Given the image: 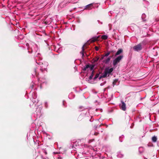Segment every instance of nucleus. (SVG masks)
I'll use <instances>...</instances> for the list:
<instances>
[{
    "mask_svg": "<svg viewBox=\"0 0 159 159\" xmlns=\"http://www.w3.org/2000/svg\"><path fill=\"white\" fill-rule=\"evenodd\" d=\"M32 106H35L36 104L35 105V103H34V102H32L31 103H30V107H32Z\"/></svg>",
    "mask_w": 159,
    "mask_h": 159,
    "instance_id": "nucleus-23",
    "label": "nucleus"
},
{
    "mask_svg": "<svg viewBox=\"0 0 159 159\" xmlns=\"http://www.w3.org/2000/svg\"><path fill=\"white\" fill-rule=\"evenodd\" d=\"M98 39V37L96 38L95 39H93L92 40V41L93 42H94L96 40H97Z\"/></svg>",
    "mask_w": 159,
    "mask_h": 159,
    "instance_id": "nucleus-25",
    "label": "nucleus"
},
{
    "mask_svg": "<svg viewBox=\"0 0 159 159\" xmlns=\"http://www.w3.org/2000/svg\"><path fill=\"white\" fill-rule=\"evenodd\" d=\"M32 102L35 103L38 102V100L37 99H36L37 97V95L36 92H34L32 93Z\"/></svg>",
    "mask_w": 159,
    "mask_h": 159,
    "instance_id": "nucleus-7",
    "label": "nucleus"
},
{
    "mask_svg": "<svg viewBox=\"0 0 159 159\" xmlns=\"http://www.w3.org/2000/svg\"><path fill=\"white\" fill-rule=\"evenodd\" d=\"M84 45H83L82 47V51L80 52V53L82 55V57H83L84 55Z\"/></svg>",
    "mask_w": 159,
    "mask_h": 159,
    "instance_id": "nucleus-19",
    "label": "nucleus"
},
{
    "mask_svg": "<svg viewBox=\"0 0 159 159\" xmlns=\"http://www.w3.org/2000/svg\"><path fill=\"white\" fill-rule=\"evenodd\" d=\"M31 88L32 89L33 88H34V85L33 84H32L31 86Z\"/></svg>",
    "mask_w": 159,
    "mask_h": 159,
    "instance_id": "nucleus-32",
    "label": "nucleus"
},
{
    "mask_svg": "<svg viewBox=\"0 0 159 159\" xmlns=\"http://www.w3.org/2000/svg\"><path fill=\"white\" fill-rule=\"evenodd\" d=\"M101 38L102 39L106 40L108 38V36L107 35H103L102 36Z\"/></svg>",
    "mask_w": 159,
    "mask_h": 159,
    "instance_id": "nucleus-17",
    "label": "nucleus"
},
{
    "mask_svg": "<svg viewBox=\"0 0 159 159\" xmlns=\"http://www.w3.org/2000/svg\"><path fill=\"white\" fill-rule=\"evenodd\" d=\"M32 45V46H31L30 47L28 48V52L29 53L36 52L38 50V48L37 44L33 43Z\"/></svg>",
    "mask_w": 159,
    "mask_h": 159,
    "instance_id": "nucleus-3",
    "label": "nucleus"
},
{
    "mask_svg": "<svg viewBox=\"0 0 159 159\" xmlns=\"http://www.w3.org/2000/svg\"><path fill=\"white\" fill-rule=\"evenodd\" d=\"M132 127H132V126H130V128H132Z\"/></svg>",
    "mask_w": 159,
    "mask_h": 159,
    "instance_id": "nucleus-38",
    "label": "nucleus"
},
{
    "mask_svg": "<svg viewBox=\"0 0 159 159\" xmlns=\"http://www.w3.org/2000/svg\"><path fill=\"white\" fill-rule=\"evenodd\" d=\"M98 60V58H97V60L96 61H97Z\"/></svg>",
    "mask_w": 159,
    "mask_h": 159,
    "instance_id": "nucleus-39",
    "label": "nucleus"
},
{
    "mask_svg": "<svg viewBox=\"0 0 159 159\" xmlns=\"http://www.w3.org/2000/svg\"><path fill=\"white\" fill-rule=\"evenodd\" d=\"M99 74H96V75L95 76V77H94V78H93V80H95L96 79H97L99 76Z\"/></svg>",
    "mask_w": 159,
    "mask_h": 159,
    "instance_id": "nucleus-22",
    "label": "nucleus"
},
{
    "mask_svg": "<svg viewBox=\"0 0 159 159\" xmlns=\"http://www.w3.org/2000/svg\"><path fill=\"white\" fill-rule=\"evenodd\" d=\"M100 85L101 86H102L103 85V84L102 83H101L100 84Z\"/></svg>",
    "mask_w": 159,
    "mask_h": 159,
    "instance_id": "nucleus-35",
    "label": "nucleus"
},
{
    "mask_svg": "<svg viewBox=\"0 0 159 159\" xmlns=\"http://www.w3.org/2000/svg\"><path fill=\"white\" fill-rule=\"evenodd\" d=\"M123 52V50L122 49H118L115 54V56H117Z\"/></svg>",
    "mask_w": 159,
    "mask_h": 159,
    "instance_id": "nucleus-13",
    "label": "nucleus"
},
{
    "mask_svg": "<svg viewBox=\"0 0 159 159\" xmlns=\"http://www.w3.org/2000/svg\"><path fill=\"white\" fill-rule=\"evenodd\" d=\"M118 80L116 79L113 82V86H114L115 85H117L119 84H117V82H118Z\"/></svg>",
    "mask_w": 159,
    "mask_h": 159,
    "instance_id": "nucleus-14",
    "label": "nucleus"
},
{
    "mask_svg": "<svg viewBox=\"0 0 159 159\" xmlns=\"http://www.w3.org/2000/svg\"><path fill=\"white\" fill-rule=\"evenodd\" d=\"M139 152L140 153H142L144 151V149L142 147H140L139 149Z\"/></svg>",
    "mask_w": 159,
    "mask_h": 159,
    "instance_id": "nucleus-15",
    "label": "nucleus"
},
{
    "mask_svg": "<svg viewBox=\"0 0 159 159\" xmlns=\"http://www.w3.org/2000/svg\"><path fill=\"white\" fill-rule=\"evenodd\" d=\"M110 52H107L106 53L104 56H103L101 58V60H102L103 59L104 57H107L110 54Z\"/></svg>",
    "mask_w": 159,
    "mask_h": 159,
    "instance_id": "nucleus-16",
    "label": "nucleus"
},
{
    "mask_svg": "<svg viewBox=\"0 0 159 159\" xmlns=\"http://www.w3.org/2000/svg\"><path fill=\"white\" fill-rule=\"evenodd\" d=\"M63 106H64V101H63Z\"/></svg>",
    "mask_w": 159,
    "mask_h": 159,
    "instance_id": "nucleus-33",
    "label": "nucleus"
},
{
    "mask_svg": "<svg viewBox=\"0 0 159 159\" xmlns=\"http://www.w3.org/2000/svg\"><path fill=\"white\" fill-rule=\"evenodd\" d=\"M94 67V65H86L85 66H84V68L83 69L84 71H89L90 70L92 71L91 74L89 76V80H88V81L90 83H92L91 82V80H92L93 76L94 74V70H93V68Z\"/></svg>",
    "mask_w": 159,
    "mask_h": 159,
    "instance_id": "nucleus-2",
    "label": "nucleus"
},
{
    "mask_svg": "<svg viewBox=\"0 0 159 159\" xmlns=\"http://www.w3.org/2000/svg\"><path fill=\"white\" fill-rule=\"evenodd\" d=\"M95 49L96 51H98L99 49L97 47H96V46L95 47Z\"/></svg>",
    "mask_w": 159,
    "mask_h": 159,
    "instance_id": "nucleus-28",
    "label": "nucleus"
},
{
    "mask_svg": "<svg viewBox=\"0 0 159 159\" xmlns=\"http://www.w3.org/2000/svg\"><path fill=\"white\" fill-rule=\"evenodd\" d=\"M123 55H120L117 57L113 61V64L114 66L116 65L120 60L123 58Z\"/></svg>",
    "mask_w": 159,
    "mask_h": 159,
    "instance_id": "nucleus-6",
    "label": "nucleus"
},
{
    "mask_svg": "<svg viewBox=\"0 0 159 159\" xmlns=\"http://www.w3.org/2000/svg\"><path fill=\"white\" fill-rule=\"evenodd\" d=\"M142 46L141 43H139L133 47V49L136 51H139L141 50L142 49Z\"/></svg>",
    "mask_w": 159,
    "mask_h": 159,
    "instance_id": "nucleus-9",
    "label": "nucleus"
},
{
    "mask_svg": "<svg viewBox=\"0 0 159 159\" xmlns=\"http://www.w3.org/2000/svg\"><path fill=\"white\" fill-rule=\"evenodd\" d=\"M80 109H82V110H83L84 109V108H83L82 107H79Z\"/></svg>",
    "mask_w": 159,
    "mask_h": 159,
    "instance_id": "nucleus-29",
    "label": "nucleus"
},
{
    "mask_svg": "<svg viewBox=\"0 0 159 159\" xmlns=\"http://www.w3.org/2000/svg\"><path fill=\"white\" fill-rule=\"evenodd\" d=\"M124 136L123 135H122L121 136L119 137V140L120 142H122L123 141V139L124 138Z\"/></svg>",
    "mask_w": 159,
    "mask_h": 159,
    "instance_id": "nucleus-21",
    "label": "nucleus"
},
{
    "mask_svg": "<svg viewBox=\"0 0 159 159\" xmlns=\"http://www.w3.org/2000/svg\"><path fill=\"white\" fill-rule=\"evenodd\" d=\"M26 46H27V47H28V46H29V44H28V43H27L26 44Z\"/></svg>",
    "mask_w": 159,
    "mask_h": 159,
    "instance_id": "nucleus-34",
    "label": "nucleus"
},
{
    "mask_svg": "<svg viewBox=\"0 0 159 159\" xmlns=\"http://www.w3.org/2000/svg\"><path fill=\"white\" fill-rule=\"evenodd\" d=\"M113 70V68H107L105 70L104 73L102 74L103 77H106L108 74L111 73Z\"/></svg>",
    "mask_w": 159,
    "mask_h": 159,
    "instance_id": "nucleus-5",
    "label": "nucleus"
},
{
    "mask_svg": "<svg viewBox=\"0 0 159 159\" xmlns=\"http://www.w3.org/2000/svg\"><path fill=\"white\" fill-rule=\"evenodd\" d=\"M102 125V124H100V125H98L97 126H95V128L96 129V128H97L98 127H100L101 126V125Z\"/></svg>",
    "mask_w": 159,
    "mask_h": 159,
    "instance_id": "nucleus-27",
    "label": "nucleus"
},
{
    "mask_svg": "<svg viewBox=\"0 0 159 159\" xmlns=\"http://www.w3.org/2000/svg\"><path fill=\"white\" fill-rule=\"evenodd\" d=\"M40 54L38 53L37 54V58L36 59V62L39 65L38 67L40 68L39 70L42 72H43L44 70H46L47 69V67L48 65V63L47 62H38L37 61V59H39V58L40 60H41L42 58L40 57Z\"/></svg>",
    "mask_w": 159,
    "mask_h": 159,
    "instance_id": "nucleus-1",
    "label": "nucleus"
},
{
    "mask_svg": "<svg viewBox=\"0 0 159 159\" xmlns=\"http://www.w3.org/2000/svg\"><path fill=\"white\" fill-rule=\"evenodd\" d=\"M111 58V57H108L106 59L103 61V62L106 64H108L110 61Z\"/></svg>",
    "mask_w": 159,
    "mask_h": 159,
    "instance_id": "nucleus-12",
    "label": "nucleus"
},
{
    "mask_svg": "<svg viewBox=\"0 0 159 159\" xmlns=\"http://www.w3.org/2000/svg\"><path fill=\"white\" fill-rule=\"evenodd\" d=\"M102 78H103V75L100 76L99 78V80H100Z\"/></svg>",
    "mask_w": 159,
    "mask_h": 159,
    "instance_id": "nucleus-30",
    "label": "nucleus"
},
{
    "mask_svg": "<svg viewBox=\"0 0 159 159\" xmlns=\"http://www.w3.org/2000/svg\"><path fill=\"white\" fill-rule=\"evenodd\" d=\"M46 159H48V158H46Z\"/></svg>",
    "mask_w": 159,
    "mask_h": 159,
    "instance_id": "nucleus-40",
    "label": "nucleus"
},
{
    "mask_svg": "<svg viewBox=\"0 0 159 159\" xmlns=\"http://www.w3.org/2000/svg\"><path fill=\"white\" fill-rule=\"evenodd\" d=\"M121 109L125 111L126 109V104L123 101H121V104L120 105Z\"/></svg>",
    "mask_w": 159,
    "mask_h": 159,
    "instance_id": "nucleus-11",
    "label": "nucleus"
},
{
    "mask_svg": "<svg viewBox=\"0 0 159 159\" xmlns=\"http://www.w3.org/2000/svg\"><path fill=\"white\" fill-rule=\"evenodd\" d=\"M157 137L156 136H154L152 137V140L153 142H155L157 140Z\"/></svg>",
    "mask_w": 159,
    "mask_h": 159,
    "instance_id": "nucleus-18",
    "label": "nucleus"
},
{
    "mask_svg": "<svg viewBox=\"0 0 159 159\" xmlns=\"http://www.w3.org/2000/svg\"><path fill=\"white\" fill-rule=\"evenodd\" d=\"M58 159H62V158L61 157L59 156L58 157Z\"/></svg>",
    "mask_w": 159,
    "mask_h": 159,
    "instance_id": "nucleus-31",
    "label": "nucleus"
},
{
    "mask_svg": "<svg viewBox=\"0 0 159 159\" xmlns=\"http://www.w3.org/2000/svg\"><path fill=\"white\" fill-rule=\"evenodd\" d=\"M38 82L40 89H42L43 86L46 85L47 83V80L44 77L39 78Z\"/></svg>",
    "mask_w": 159,
    "mask_h": 159,
    "instance_id": "nucleus-4",
    "label": "nucleus"
},
{
    "mask_svg": "<svg viewBox=\"0 0 159 159\" xmlns=\"http://www.w3.org/2000/svg\"><path fill=\"white\" fill-rule=\"evenodd\" d=\"M145 16V14L143 13L142 14V19H143V18H144Z\"/></svg>",
    "mask_w": 159,
    "mask_h": 159,
    "instance_id": "nucleus-26",
    "label": "nucleus"
},
{
    "mask_svg": "<svg viewBox=\"0 0 159 159\" xmlns=\"http://www.w3.org/2000/svg\"><path fill=\"white\" fill-rule=\"evenodd\" d=\"M44 105H45V106L46 108H48V104L47 102H45Z\"/></svg>",
    "mask_w": 159,
    "mask_h": 159,
    "instance_id": "nucleus-24",
    "label": "nucleus"
},
{
    "mask_svg": "<svg viewBox=\"0 0 159 159\" xmlns=\"http://www.w3.org/2000/svg\"><path fill=\"white\" fill-rule=\"evenodd\" d=\"M94 7L93 3H91L86 6L84 8V10H91Z\"/></svg>",
    "mask_w": 159,
    "mask_h": 159,
    "instance_id": "nucleus-10",
    "label": "nucleus"
},
{
    "mask_svg": "<svg viewBox=\"0 0 159 159\" xmlns=\"http://www.w3.org/2000/svg\"><path fill=\"white\" fill-rule=\"evenodd\" d=\"M53 153L54 154H57V152H54Z\"/></svg>",
    "mask_w": 159,
    "mask_h": 159,
    "instance_id": "nucleus-36",
    "label": "nucleus"
},
{
    "mask_svg": "<svg viewBox=\"0 0 159 159\" xmlns=\"http://www.w3.org/2000/svg\"><path fill=\"white\" fill-rule=\"evenodd\" d=\"M38 71V69L37 68L35 69V75H36V76H37L39 75Z\"/></svg>",
    "mask_w": 159,
    "mask_h": 159,
    "instance_id": "nucleus-20",
    "label": "nucleus"
},
{
    "mask_svg": "<svg viewBox=\"0 0 159 159\" xmlns=\"http://www.w3.org/2000/svg\"><path fill=\"white\" fill-rule=\"evenodd\" d=\"M42 109V106L41 105L39 106L36 108V112L37 116L39 117H40L41 115V110Z\"/></svg>",
    "mask_w": 159,
    "mask_h": 159,
    "instance_id": "nucleus-8",
    "label": "nucleus"
},
{
    "mask_svg": "<svg viewBox=\"0 0 159 159\" xmlns=\"http://www.w3.org/2000/svg\"><path fill=\"white\" fill-rule=\"evenodd\" d=\"M94 134L96 135H97V133H94Z\"/></svg>",
    "mask_w": 159,
    "mask_h": 159,
    "instance_id": "nucleus-37",
    "label": "nucleus"
}]
</instances>
